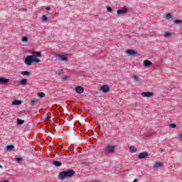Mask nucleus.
I'll use <instances>...</instances> for the list:
<instances>
[{"label": "nucleus", "instance_id": "obj_16", "mask_svg": "<svg viewBox=\"0 0 182 182\" xmlns=\"http://www.w3.org/2000/svg\"><path fill=\"white\" fill-rule=\"evenodd\" d=\"M21 104H22V101L21 100H16L12 102V105H14V106H18V105H21Z\"/></svg>", "mask_w": 182, "mask_h": 182}, {"label": "nucleus", "instance_id": "obj_19", "mask_svg": "<svg viewBox=\"0 0 182 182\" xmlns=\"http://www.w3.org/2000/svg\"><path fill=\"white\" fill-rule=\"evenodd\" d=\"M28 83V80L27 79H23L20 81V85H26Z\"/></svg>", "mask_w": 182, "mask_h": 182}, {"label": "nucleus", "instance_id": "obj_4", "mask_svg": "<svg viewBox=\"0 0 182 182\" xmlns=\"http://www.w3.org/2000/svg\"><path fill=\"white\" fill-rule=\"evenodd\" d=\"M141 96L143 97H153V96H154V93L151 92H142Z\"/></svg>", "mask_w": 182, "mask_h": 182}, {"label": "nucleus", "instance_id": "obj_34", "mask_svg": "<svg viewBox=\"0 0 182 182\" xmlns=\"http://www.w3.org/2000/svg\"><path fill=\"white\" fill-rule=\"evenodd\" d=\"M49 119H50V117H46V120H49Z\"/></svg>", "mask_w": 182, "mask_h": 182}, {"label": "nucleus", "instance_id": "obj_38", "mask_svg": "<svg viewBox=\"0 0 182 182\" xmlns=\"http://www.w3.org/2000/svg\"><path fill=\"white\" fill-rule=\"evenodd\" d=\"M180 137H181V139H182V134H181Z\"/></svg>", "mask_w": 182, "mask_h": 182}, {"label": "nucleus", "instance_id": "obj_11", "mask_svg": "<svg viewBox=\"0 0 182 182\" xmlns=\"http://www.w3.org/2000/svg\"><path fill=\"white\" fill-rule=\"evenodd\" d=\"M53 166H55V167H60L62 166V162L58 161H53Z\"/></svg>", "mask_w": 182, "mask_h": 182}, {"label": "nucleus", "instance_id": "obj_36", "mask_svg": "<svg viewBox=\"0 0 182 182\" xmlns=\"http://www.w3.org/2000/svg\"><path fill=\"white\" fill-rule=\"evenodd\" d=\"M60 73H62V71L61 70L58 71V75H60Z\"/></svg>", "mask_w": 182, "mask_h": 182}, {"label": "nucleus", "instance_id": "obj_29", "mask_svg": "<svg viewBox=\"0 0 182 182\" xmlns=\"http://www.w3.org/2000/svg\"><path fill=\"white\" fill-rule=\"evenodd\" d=\"M171 18V14L170 13L166 14V19H170Z\"/></svg>", "mask_w": 182, "mask_h": 182}, {"label": "nucleus", "instance_id": "obj_22", "mask_svg": "<svg viewBox=\"0 0 182 182\" xmlns=\"http://www.w3.org/2000/svg\"><path fill=\"white\" fill-rule=\"evenodd\" d=\"M38 97H45V92H38Z\"/></svg>", "mask_w": 182, "mask_h": 182}, {"label": "nucleus", "instance_id": "obj_12", "mask_svg": "<svg viewBox=\"0 0 182 182\" xmlns=\"http://www.w3.org/2000/svg\"><path fill=\"white\" fill-rule=\"evenodd\" d=\"M151 65H152L151 61H150L149 60H145L144 61V66L147 67V66H150Z\"/></svg>", "mask_w": 182, "mask_h": 182}, {"label": "nucleus", "instance_id": "obj_24", "mask_svg": "<svg viewBox=\"0 0 182 182\" xmlns=\"http://www.w3.org/2000/svg\"><path fill=\"white\" fill-rule=\"evenodd\" d=\"M169 127H171V129H176V127H177V125L176 124H169Z\"/></svg>", "mask_w": 182, "mask_h": 182}, {"label": "nucleus", "instance_id": "obj_10", "mask_svg": "<svg viewBox=\"0 0 182 182\" xmlns=\"http://www.w3.org/2000/svg\"><path fill=\"white\" fill-rule=\"evenodd\" d=\"M8 82H9V79L5 78L4 77H0V83L5 84L8 83Z\"/></svg>", "mask_w": 182, "mask_h": 182}, {"label": "nucleus", "instance_id": "obj_32", "mask_svg": "<svg viewBox=\"0 0 182 182\" xmlns=\"http://www.w3.org/2000/svg\"><path fill=\"white\" fill-rule=\"evenodd\" d=\"M0 182H9L8 180H4V181H0Z\"/></svg>", "mask_w": 182, "mask_h": 182}, {"label": "nucleus", "instance_id": "obj_35", "mask_svg": "<svg viewBox=\"0 0 182 182\" xmlns=\"http://www.w3.org/2000/svg\"><path fill=\"white\" fill-rule=\"evenodd\" d=\"M137 181H139V179H137V178H135V179L134 180V182H137Z\"/></svg>", "mask_w": 182, "mask_h": 182}, {"label": "nucleus", "instance_id": "obj_33", "mask_svg": "<svg viewBox=\"0 0 182 182\" xmlns=\"http://www.w3.org/2000/svg\"><path fill=\"white\" fill-rule=\"evenodd\" d=\"M46 9V11H50V7H47Z\"/></svg>", "mask_w": 182, "mask_h": 182}, {"label": "nucleus", "instance_id": "obj_13", "mask_svg": "<svg viewBox=\"0 0 182 182\" xmlns=\"http://www.w3.org/2000/svg\"><path fill=\"white\" fill-rule=\"evenodd\" d=\"M160 167H163V164L160 162H156L154 165V168H160Z\"/></svg>", "mask_w": 182, "mask_h": 182}, {"label": "nucleus", "instance_id": "obj_7", "mask_svg": "<svg viewBox=\"0 0 182 182\" xmlns=\"http://www.w3.org/2000/svg\"><path fill=\"white\" fill-rule=\"evenodd\" d=\"M126 53H127L128 55H129V56H133L134 55L137 54V52L134 50H127L126 51Z\"/></svg>", "mask_w": 182, "mask_h": 182}, {"label": "nucleus", "instance_id": "obj_39", "mask_svg": "<svg viewBox=\"0 0 182 182\" xmlns=\"http://www.w3.org/2000/svg\"><path fill=\"white\" fill-rule=\"evenodd\" d=\"M0 168H2V166L0 165Z\"/></svg>", "mask_w": 182, "mask_h": 182}, {"label": "nucleus", "instance_id": "obj_1", "mask_svg": "<svg viewBox=\"0 0 182 182\" xmlns=\"http://www.w3.org/2000/svg\"><path fill=\"white\" fill-rule=\"evenodd\" d=\"M41 58H42L41 51L33 52L31 55H28L25 58L24 62L27 66H31L32 63H41Z\"/></svg>", "mask_w": 182, "mask_h": 182}, {"label": "nucleus", "instance_id": "obj_2", "mask_svg": "<svg viewBox=\"0 0 182 182\" xmlns=\"http://www.w3.org/2000/svg\"><path fill=\"white\" fill-rule=\"evenodd\" d=\"M75 173L73 170L63 171L59 173L58 178L59 180H63V178L73 177Z\"/></svg>", "mask_w": 182, "mask_h": 182}, {"label": "nucleus", "instance_id": "obj_21", "mask_svg": "<svg viewBox=\"0 0 182 182\" xmlns=\"http://www.w3.org/2000/svg\"><path fill=\"white\" fill-rule=\"evenodd\" d=\"M129 150H130V151L132 152V153H135V151H136V147H134V146H131L130 148H129Z\"/></svg>", "mask_w": 182, "mask_h": 182}, {"label": "nucleus", "instance_id": "obj_23", "mask_svg": "<svg viewBox=\"0 0 182 182\" xmlns=\"http://www.w3.org/2000/svg\"><path fill=\"white\" fill-rule=\"evenodd\" d=\"M132 79H133L135 82H139V77H137L136 75L132 76Z\"/></svg>", "mask_w": 182, "mask_h": 182}, {"label": "nucleus", "instance_id": "obj_8", "mask_svg": "<svg viewBox=\"0 0 182 182\" xmlns=\"http://www.w3.org/2000/svg\"><path fill=\"white\" fill-rule=\"evenodd\" d=\"M101 90L104 92V93H107V92H109V90H110V87H109V86L107 85H103L101 87Z\"/></svg>", "mask_w": 182, "mask_h": 182}, {"label": "nucleus", "instance_id": "obj_25", "mask_svg": "<svg viewBox=\"0 0 182 182\" xmlns=\"http://www.w3.org/2000/svg\"><path fill=\"white\" fill-rule=\"evenodd\" d=\"M15 161L16 163H22V158H16Z\"/></svg>", "mask_w": 182, "mask_h": 182}, {"label": "nucleus", "instance_id": "obj_20", "mask_svg": "<svg viewBox=\"0 0 182 182\" xmlns=\"http://www.w3.org/2000/svg\"><path fill=\"white\" fill-rule=\"evenodd\" d=\"M165 38H169V36H171V33L166 31L164 34Z\"/></svg>", "mask_w": 182, "mask_h": 182}, {"label": "nucleus", "instance_id": "obj_14", "mask_svg": "<svg viewBox=\"0 0 182 182\" xmlns=\"http://www.w3.org/2000/svg\"><path fill=\"white\" fill-rule=\"evenodd\" d=\"M25 123V120H22L19 118L17 119V125L18 126H21V124H23Z\"/></svg>", "mask_w": 182, "mask_h": 182}, {"label": "nucleus", "instance_id": "obj_18", "mask_svg": "<svg viewBox=\"0 0 182 182\" xmlns=\"http://www.w3.org/2000/svg\"><path fill=\"white\" fill-rule=\"evenodd\" d=\"M21 73L23 76H29V75H31V73L28 71H23Z\"/></svg>", "mask_w": 182, "mask_h": 182}, {"label": "nucleus", "instance_id": "obj_15", "mask_svg": "<svg viewBox=\"0 0 182 182\" xmlns=\"http://www.w3.org/2000/svg\"><path fill=\"white\" fill-rule=\"evenodd\" d=\"M59 59H60V60H68V57L65 55H61L58 56Z\"/></svg>", "mask_w": 182, "mask_h": 182}, {"label": "nucleus", "instance_id": "obj_30", "mask_svg": "<svg viewBox=\"0 0 182 182\" xmlns=\"http://www.w3.org/2000/svg\"><path fill=\"white\" fill-rule=\"evenodd\" d=\"M30 104H31V105H36V101L32 100V101L30 102Z\"/></svg>", "mask_w": 182, "mask_h": 182}, {"label": "nucleus", "instance_id": "obj_5", "mask_svg": "<svg viewBox=\"0 0 182 182\" xmlns=\"http://www.w3.org/2000/svg\"><path fill=\"white\" fill-rule=\"evenodd\" d=\"M75 92L78 95H82L85 92V89H83V87L78 86L75 87Z\"/></svg>", "mask_w": 182, "mask_h": 182}, {"label": "nucleus", "instance_id": "obj_17", "mask_svg": "<svg viewBox=\"0 0 182 182\" xmlns=\"http://www.w3.org/2000/svg\"><path fill=\"white\" fill-rule=\"evenodd\" d=\"M15 149V146L14 145H8L6 146V150L9 151H11V150H14Z\"/></svg>", "mask_w": 182, "mask_h": 182}, {"label": "nucleus", "instance_id": "obj_9", "mask_svg": "<svg viewBox=\"0 0 182 182\" xmlns=\"http://www.w3.org/2000/svg\"><path fill=\"white\" fill-rule=\"evenodd\" d=\"M148 155H149V154L147 152H142L139 154V159H146V157H147Z\"/></svg>", "mask_w": 182, "mask_h": 182}, {"label": "nucleus", "instance_id": "obj_37", "mask_svg": "<svg viewBox=\"0 0 182 182\" xmlns=\"http://www.w3.org/2000/svg\"><path fill=\"white\" fill-rule=\"evenodd\" d=\"M161 151H166L165 149H161Z\"/></svg>", "mask_w": 182, "mask_h": 182}, {"label": "nucleus", "instance_id": "obj_28", "mask_svg": "<svg viewBox=\"0 0 182 182\" xmlns=\"http://www.w3.org/2000/svg\"><path fill=\"white\" fill-rule=\"evenodd\" d=\"M42 19H43V21H44L45 22H46V21H48V17H46V16L43 15V16H42Z\"/></svg>", "mask_w": 182, "mask_h": 182}, {"label": "nucleus", "instance_id": "obj_27", "mask_svg": "<svg viewBox=\"0 0 182 182\" xmlns=\"http://www.w3.org/2000/svg\"><path fill=\"white\" fill-rule=\"evenodd\" d=\"M21 41L22 42H28V37L26 36L23 37Z\"/></svg>", "mask_w": 182, "mask_h": 182}, {"label": "nucleus", "instance_id": "obj_26", "mask_svg": "<svg viewBox=\"0 0 182 182\" xmlns=\"http://www.w3.org/2000/svg\"><path fill=\"white\" fill-rule=\"evenodd\" d=\"M181 23H182L181 20H175V21H173V23H176V24Z\"/></svg>", "mask_w": 182, "mask_h": 182}, {"label": "nucleus", "instance_id": "obj_31", "mask_svg": "<svg viewBox=\"0 0 182 182\" xmlns=\"http://www.w3.org/2000/svg\"><path fill=\"white\" fill-rule=\"evenodd\" d=\"M107 11H108V12H112V7L108 6L107 7Z\"/></svg>", "mask_w": 182, "mask_h": 182}, {"label": "nucleus", "instance_id": "obj_3", "mask_svg": "<svg viewBox=\"0 0 182 182\" xmlns=\"http://www.w3.org/2000/svg\"><path fill=\"white\" fill-rule=\"evenodd\" d=\"M114 150H116V147L113 145H109L104 149V151L106 154L114 153Z\"/></svg>", "mask_w": 182, "mask_h": 182}, {"label": "nucleus", "instance_id": "obj_6", "mask_svg": "<svg viewBox=\"0 0 182 182\" xmlns=\"http://www.w3.org/2000/svg\"><path fill=\"white\" fill-rule=\"evenodd\" d=\"M128 11H129V9L127 8L124 7L123 9L117 10V14H118V15H120V14L127 13Z\"/></svg>", "mask_w": 182, "mask_h": 182}]
</instances>
